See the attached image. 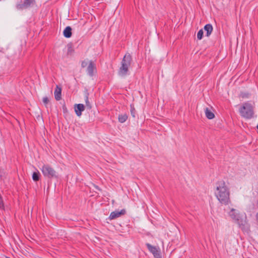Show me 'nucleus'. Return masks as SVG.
Listing matches in <instances>:
<instances>
[{
  "instance_id": "ddd939ff",
  "label": "nucleus",
  "mask_w": 258,
  "mask_h": 258,
  "mask_svg": "<svg viewBox=\"0 0 258 258\" xmlns=\"http://www.w3.org/2000/svg\"><path fill=\"white\" fill-rule=\"evenodd\" d=\"M212 25L210 24H206L204 26V30L206 31V36H209L213 31Z\"/></svg>"
},
{
  "instance_id": "f03ea898",
  "label": "nucleus",
  "mask_w": 258,
  "mask_h": 258,
  "mask_svg": "<svg viewBox=\"0 0 258 258\" xmlns=\"http://www.w3.org/2000/svg\"><path fill=\"white\" fill-rule=\"evenodd\" d=\"M229 215L243 231L249 230V226L248 224L245 214L240 213L238 210L232 209L229 212Z\"/></svg>"
},
{
  "instance_id": "4468645a",
  "label": "nucleus",
  "mask_w": 258,
  "mask_h": 258,
  "mask_svg": "<svg viewBox=\"0 0 258 258\" xmlns=\"http://www.w3.org/2000/svg\"><path fill=\"white\" fill-rule=\"evenodd\" d=\"M205 112L206 116L208 119H212L214 118V114L208 108L205 109Z\"/></svg>"
},
{
  "instance_id": "f257e3e1",
  "label": "nucleus",
  "mask_w": 258,
  "mask_h": 258,
  "mask_svg": "<svg viewBox=\"0 0 258 258\" xmlns=\"http://www.w3.org/2000/svg\"><path fill=\"white\" fill-rule=\"evenodd\" d=\"M215 195L221 204L227 205L230 203L229 189L223 180L216 182Z\"/></svg>"
},
{
  "instance_id": "aec40b11",
  "label": "nucleus",
  "mask_w": 258,
  "mask_h": 258,
  "mask_svg": "<svg viewBox=\"0 0 258 258\" xmlns=\"http://www.w3.org/2000/svg\"><path fill=\"white\" fill-rule=\"evenodd\" d=\"M87 64H88L87 61L84 60L82 62L81 66H82V68H85L87 66Z\"/></svg>"
},
{
  "instance_id": "412c9836",
  "label": "nucleus",
  "mask_w": 258,
  "mask_h": 258,
  "mask_svg": "<svg viewBox=\"0 0 258 258\" xmlns=\"http://www.w3.org/2000/svg\"><path fill=\"white\" fill-rule=\"evenodd\" d=\"M135 108H132V107H131V114H132V116H133L134 117H135Z\"/></svg>"
},
{
  "instance_id": "5701e85b",
  "label": "nucleus",
  "mask_w": 258,
  "mask_h": 258,
  "mask_svg": "<svg viewBox=\"0 0 258 258\" xmlns=\"http://www.w3.org/2000/svg\"><path fill=\"white\" fill-rule=\"evenodd\" d=\"M31 214H32V209H31Z\"/></svg>"
},
{
  "instance_id": "7ed1b4c3",
  "label": "nucleus",
  "mask_w": 258,
  "mask_h": 258,
  "mask_svg": "<svg viewBox=\"0 0 258 258\" xmlns=\"http://www.w3.org/2000/svg\"><path fill=\"white\" fill-rule=\"evenodd\" d=\"M239 111L242 117L250 119L254 115V106L249 102H245L239 108Z\"/></svg>"
},
{
  "instance_id": "6ab92c4d",
  "label": "nucleus",
  "mask_w": 258,
  "mask_h": 258,
  "mask_svg": "<svg viewBox=\"0 0 258 258\" xmlns=\"http://www.w3.org/2000/svg\"><path fill=\"white\" fill-rule=\"evenodd\" d=\"M42 101H43V103L45 104V105L48 104V103L49 101V99L47 97H44L43 98Z\"/></svg>"
},
{
  "instance_id": "9d476101",
  "label": "nucleus",
  "mask_w": 258,
  "mask_h": 258,
  "mask_svg": "<svg viewBox=\"0 0 258 258\" xmlns=\"http://www.w3.org/2000/svg\"><path fill=\"white\" fill-rule=\"evenodd\" d=\"M85 109V106L83 104H76L75 107V110L76 114L78 116L82 115V112Z\"/></svg>"
},
{
  "instance_id": "dca6fc26",
  "label": "nucleus",
  "mask_w": 258,
  "mask_h": 258,
  "mask_svg": "<svg viewBox=\"0 0 258 258\" xmlns=\"http://www.w3.org/2000/svg\"><path fill=\"white\" fill-rule=\"evenodd\" d=\"M40 174L39 171L33 172V180L38 181L39 179Z\"/></svg>"
},
{
  "instance_id": "6e6552de",
  "label": "nucleus",
  "mask_w": 258,
  "mask_h": 258,
  "mask_svg": "<svg viewBox=\"0 0 258 258\" xmlns=\"http://www.w3.org/2000/svg\"><path fill=\"white\" fill-rule=\"evenodd\" d=\"M125 213H126V211L125 209H122L120 211L116 210V211H113L110 213L109 218L110 220H113V219H116L118 217H119L121 215H124L125 214Z\"/></svg>"
},
{
  "instance_id": "f8f14e48",
  "label": "nucleus",
  "mask_w": 258,
  "mask_h": 258,
  "mask_svg": "<svg viewBox=\"0 0 258 258\" xmlns=\"http://www.w3.org/2000/svg\"><path fill=\"white\" fill-rule=\"evenodd\" d=\"M63 35L66 38H70L72 36V28L70 26H67L63 32Z\"/></svg>"
},
{
  "instance_id": "39448f33",
  "label": "nucleus",
  "mask_w": 258,
  "mask_h": 258,
  "mask_svg": "<svg viewBox=\"0 0 258 258\" xmlns=\"http://www.w3.org/2000/svg\"><path fill=\"white\" fill-rule=\"evenodd\" d=\"M41 171L44 176L49 178L57 177L56 172L49 165H44Z\"/></svg>"
},
{
  "instance_id": "9b49d317",
  "label": "nucleus",
  "mask_w": 258,
  "mask_h": 258,
  "mask_svg": "<svg viewBox=\"0 0 258 258\" xmlns=\"http://www.w3.org/2000/svg\"><path fill=\"white\" fill-rule=\"evenodd\" d=\"M54 97L56 100H60L61 98V88L56 86L54 91Z\"/></svg>"
},
{
  "instance_id": "2eb2a0df",
  "label": "nucleus",
  "mask_w": 258,
  "mask_h": 258,
  "mask_svg": "<svg viewBox=\"0 0 258 258\" xmlns=\"http://www.w3.org/2000/svg\"><path fill=\"white\" fill-rule=\"evenodd\" d=\"M127 119V116L126 114H120L118 116V120L120 123L124 122Z\"/></svg>"
},
{
  "instance_id": "1a4fd4ad",
  "label": "nucleus",
  "mask_w": 258,
  "mask_h": 258,
  "mask_svg": "<svg viewBox=\"0 0 258 258\" xmlns=\"http://www.w3.org/2000/svg\"><path fill=\"white\" fill-rule=\"evenodd\" d=\"M96 70V66L95 63L92 61H90L89 65L87 69L88 74L90 76H93L94 71Z\"/></svg>"
},
{
  "instance_id": "423d86ee",
  "label": "nucleus",
  "mask_w": 258,
  "mask_h": 258,
  "mask_svg": "<svg viewBox=\"0 0 258 258\" xmlns=\"http://www.w3.org/2000/svg\"><path fill=\"white\" fill-rule=\"evenodd\" d=\"M146 246L148 250L154 255L155 258H160L159 249L153 246L149 243H147Z\"/></svg>"
},
{
  "instance_id": "0eeeda50",
  "label": "nucleus",
  "mask_w": 258,
  "mask_h": 258,
  "mask_svg": "<svg viewBox=\"0 0 258 258\" xmlns=\"http://www.w3.org/2000/svg\"><path fill=\"white\" fill-rule=\"evenodd\" d=\"M32 3L31 0H24V1H21L16 6L18 10H24L29 7Z\"/></svg>"
},
{
  "instance_id": "a211bd4d",
  "label": "nucleus",
  "mask_w": 258,
  "mask_h": 258,
  "mask_svg": "<svg viewBox=\"0 0 258 258\" xmlns=\"http://www.w3.org/2000/svg\"><path fill=\"white\" fill-rule=\"evenodd\" d=\"M85 102H86V106L87 107V108L89 109L91 108V105L89 101L88 97L87 96L86 98L85 99Z\"/></svg>"
},
{
  "instance_id": "20e7f679",
  "label": "nucleus",
  "mask_w": 258,
  "mask_h": 258,
  "mask_svg": "<svg viewBox=\"0 0 258 258\" xmlns=\"http://www.w3.org/2000/svg\"><path fill=\"white\" fill-rule=\"evenodd\" d=\"M132 56L129 53L124 55L119 69L118 74L120 76L124 77L127 74L128 68L131 66Z\"/></svg>"
},
{
  "instance_id": "f3484780",
  "label": "nucleus",
  "mask_w": 258,
  "mask_h": 258,
  "mask_svg": "<svg viewBox=\"0 0 258 258\" xmlns=\"http://www.w3.org/2000/svg\"><path fill=\"white\" fill-rule=\"evenodd\" d=\"M204 32L202 29L200 30L197 33V38L199 40H201L203 36Z\"/></svg>"
},
{
  "instance_id": "4be33fe9",
  "label": "nucleus",
  "mask_w": 258,
  "mask_h": 258,
  "mask_svg": "<svg viewBox=\"0 0 258 258\" xmlns=\"http://www.w3.org/2000/svg\"><path fill=\"white\" fill-rule=\"evenodd\" d=\"M3 207V204L1 200V197H0V208H2Z\"/></svg>"
}]
</instances>
